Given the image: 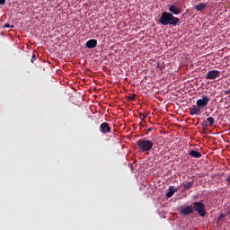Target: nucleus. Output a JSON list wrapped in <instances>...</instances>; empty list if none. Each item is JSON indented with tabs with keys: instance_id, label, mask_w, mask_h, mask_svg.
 <instances>
[{
	"instance_id": "obj_17",
	"label": "nucleus",
	"mask_w": 230,
	"mask_h": 230,
	"mask_svg": "<svg viewBox=\"0 0 230 230\" xmlns=\"http://www.w3.org/2000/svg\"><path fill=\"white\" fill-rule=\"evenodd\" d=\"M4 28H14V26L12 25V24H10L9 22H6V23L4 24Z\"/></svg>"
},
{
	"instance_id": "obj_11",
	"label": "nucleus",
	"mask_w": 230,
	"mask_h": 230,
	"mask_svg": "<svg viewBox=\"0 0 230 230\" xmlns=\"http://www.w3.org/2000/svg\"><path fill=\"white\" fill-rule=\"evenodd\" d=\"M178 190V188H175V186H169V190L166 193V197L170 198L174 195V193Z\"/></svg>"
},
{
	"instance_id": "obj_15",
	"label": "nucleus",
	"mask_w": 230,
	"mask_h": 230,
	"mask_svg": "<svg viewBox=\"0 0 230 230\" xmlns=\"http://www.w3.org/2000/svg\"><path fill=\"white\" fill-rule=\"evenodd\" d=\"M36 59H37V55H36L35 51H33V53H32V55H31V62L32 64H34V62H35Z\"/></svg>"
},
{
	"instance_id": "obj_13",
	"label": "nucleus",
	"mask_w": 230,
	"mask_h": 230,
	"mask_svg": "<svg viewBox=\"0 0 230 230\" xmlns=\"http://www.w3.org/2000/svg\"><path fill=\"white\" fill-rule=\"evenodd\" d=\"M206 8H207L206 3H199V4L195 5V10H197V12H203V10H206Z\"/></svg>"
},
{
	"instance_id": "obj_5",
	"label": "nucleus",
	"mask_w": 230,
	"mask_h": 230,
	"mask_svg": "<svg viewBox=\"0 0 230 230\" xmlns=\"http://www.w3.org/2000/svg\"><path fill=\"white\" fill-rule=\"evenodd\" d=\"M221 72L218 69H212L208 71L205 76L207 80H216L220 76Z\"/></svg>"
},
{
	"instance_id": "obj_23",
	"label": "nucleus",
	"mask_w": 230,
	"mask_h": 230,
	"mask_svg": "<svg viewBox=\"0 0 230 230\" xmlns=\"http://www.w3.org/2000/svg\"><path fill=\"white\" fill-rule=\"evenodd\" d=\"M148 130H149V131H151V130H152V128H148Z\"/></svg>"
},
{
	"instance_id": "obj_20",
	"label": "nucleus",
	"mask_w": 230,
	"mask_h": 230,
	"mask_svg": "<svg viewBox=\"0 0 230 230\" xmlns=\"http://www.w3.org/2000/svg\"><path fill=\"white\" fill-rule=\"evenodd\" d=\"M6 0H0V4H5Z\"/></svg>"
},
{
	"instance_id": "obj_4",
	"label": "nucleus",
	"mask_w": 230,
	"mask_h": 230,
	"mask_svg": "<svg viewBox=\"0 0 230 230\" xmlns=\"http://www.w3.org/2000/svg\"><path fill=\"white\" fill-rule=\"evenodd\" d=\"M193 209H195V211H198L200 217H205L207 213L206 206L201 201L193 202Z\"/></svg>"
},
{
	"instance_id": "obj_3",
	"label": "nucleus",
	"mask_w": 230,
	"mask_h": 230,
	"mask_svg": "<svg viewBox=\"0 0 230 230\" xmlns=\"http://www.w3.org/2000/svg\"><path fill=\"white\" fill-rule=\"evenodd\" d=\"M137 145L141 152H149L154 146V141L150 139H138Z\"/></svg>"
},
{
	"instance_id": "obj_21",
	"label": "nucleus",
	"mask_w": 230,
	"mask_h": 230,
	"mask_svg": "<svg viewBox=\"0 0 230 230\" xmlns=\"http://www.w3.org/2000/svg\"><path fill=\"white\" fill-rule=\"evenodd\" d=\"M225 94H230V89H227L226 91H224Z\"/></svg>"
},
{
	"instance_id": "obj_7",
	"label": "nucleus",
	"mask_w": 230,
	"mask_h": 230,
	"mask_svg": "<svg viewBox=\"0 0 230 230\" xmlns=\"http://www.w3.org/2000/svg\"><path fill=\"white\" fill-rule=\"evenodd\" d=\"M169 12H171L174 17V15H179L180 13H181V8H180L176 4H172L171 6H169Z\"/></svg>"
},
{
	"instance_id": "obj_1",
	"label": "nucleus",
	"mask_w": 230,
	"mask_h": 230,
	"mask_svg": "<svg viewBox=\"0 0 230 230\" xmlns=\"http://www.w3.org/2000/svg\"><path fill=\"white\" fill-rule=\"evenodd\" d=\"M210 102L209 96L203 94L202 98H199L196 102V105H192L190 109V114L191 116L202 114V109L207 107Z\"/></svg>"
},
{
	"instance_id": "obj_9",
	"label": "nucleus",
	"mask_w": 230,
	"mask_h": 230,
	"mask_svg": "<svg viewBox=\"0 0 230 230\" xmlns=\"http://www.w3.org/2000/svg\"><path fill=\"white\" fill-rule=\"evenodd\" d=\"M194 209L192 208V206H186L185 208H182L181 209V213H182L183 215H190V213H193Z\"/></svg>"
},
{
	"instance_id": "obj_12",
	"label": "nucleus",
	"mask_w": 230,
	"mask_h": 230,
	"mask_svg": "<svg viewBox=\"0 0 230 230\" xmlns=\"http://www.w3.org/2000/svg\"><path fill=\"white\" fill-rule=\"evenodd\" d=\"M189 155H190L191 157H196V158L202 157L201 152H199L198 150H190Z\"/></svg>"
},
{
	"instance_id": "obj_19",
	"label": "nucleus",
	"mask_w": 230,
	"mask_h": 230,
	"mask_svg": "<svg viewBox=\"0 0 230 230\" xmlns=\"http://www.w3.org/2000/svg\"><path fill=\"white\" fill-rule=\"evenodd\" d=\"M226 182H227L228 186H230V175H228V177H226Z\"/></svg>"
},
{
	"instance_id": "obj_22",
	"label": "nucleus",
	"mask_w": 230,
	"mask_h": 230,
	"mask_svg": "<svg viewBox=\"0 0 230 230\" xmlns=\"http://www.w3.org/2000/svg\"><path fill=\"white\" fill-rule=\"evenodd\" d=\"M229 134H230V123H229Z\"/></svg>"
},
{
	"instance_id": "obj_10",
	"label": "nucleus",
	"mask_w": 230,
	"mask_h": 230,
	"mask_svg": "<svg viewBox=\"0 0 230 230\" xmlns=\"http://www.w3.org/2000/svg\"><path fill=\"white\" fill-rule=\"evenodd\" d=\"M97 44L98 42L96 39H90L86 42V48H89V49L96 48Z\"/></svg>"
},
{
	"instance_id": "obj_18",
	"label": "nucleus",
	"mask_w": 230,
	"mask_h": 230,
	"mask_svg": "<svg viewBox=\"0 0 230 230\" xmlns=\"http://www.w3.org/2000/svg\"><path fill=\"white\" fill-rule=\"evenodd\" d=\"M140 116H142V118H147L148 114L146 112H142L140 113Z\"/></svg>"
},
{
	"instance_id": "obj_8",
	"label": "nucleus",
	"mask_w": 230,
	"mask_h": 230,
	"mask_svg": "<svg viewBox=\"0 0 230 230\" xmlns=\"http://www.w3.org/2000/svg\"><path fill=\"white\" fill-rule=\"evenodd\" d=\"M215 118H213V116H209L208 118H207L206 120H204L202 122V127H208V125L210 127H213V125L215 124Z\"/></svg>"
},
{
	"instance_id": "obj_16",
	"label": "nucleus",
	"mask_w": 230,
	"mask_h": 230,
	"mask_svg": "<svg viewBox=\"0 0 230 230\" xmlns=\"http://www.w3.org/2000/svg\"><path fill=\"white\" fill-rule=\"evenodd\" d=\"M136 97H137V94H129L128 96V100H130V101H135L136 100Z\"/></svg>"
},
{
	"instance_id": "obj_2",
	"label": "nucleus",
	"mask_w": 230,
	"mask_h": 230,
	"mask_svg": "<svg viewBox=\"0 0 230 230\" xmlns=\"http://www.w3.org/2000/svg\"><path fill=\"white\" fill-rule=\"evenodd\" d=\"M160 24L163 26H177L180 22V19L178 17H174L172 13L170 12H163L162 16L159 19Z\"/></svg>"
},
{
	"instance_id": "obj_6",
	"label": "nucleus",
	"mask_w": 230,
	"mask_h": 230,
	"mask_svg": "<svg viewBox=\"0 0 230 230\" xmlns=\"http://www.w3.org/2000/svg\"><path fill=\"white\" fill-rule=\"evenodd\" d=\"M100 130L102 134H107L111 131V127H110V124L107 121H104L101 124Z\"/></svg>"
},
{
	"instance_id": "obj_14",
	"label": "nucleus",
	"mask_w": 230,
	"mask_h": 230,
	"mask_svg": "<svg viewBox=\"0 0 230 230\" xmlns=\"http://www.w3.org/2000/svg\"><path fill=\"white\" fill-rule=\"evenodd\" d=\"M194 182H195L194 180L187 181L183 182L184 189L189 190L190 188H191V186H193Z\"/></svg>"
}]
</instances>
